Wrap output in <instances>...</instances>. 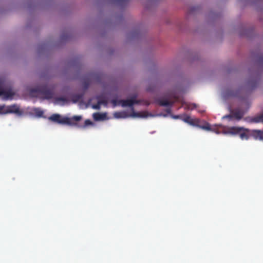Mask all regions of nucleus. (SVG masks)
<instances>
[{"instance_id": "nucleus-11", "label": "nucleus", "mask_w": 263, "mask_h": 263, "mask_svg": "<svg viewBox=\"0 0 263 263\" xmlns=\"http://www.w3.org/2000/svg\"><path fill=\"white\" fill-rule=\"evenodd\" d=\"M251 121L254 123L263 122V113L252 118Z\"/></svg>"}, {"instance_id": "nucleus-3", "label": "nucleus", "mask_w": 263, "mask_h": 263, "mask_svg": "<svg viewBox=\"0 0 263 263\" xmlns=\"http://www.w3.org/2000/svg\"><path fill=\"white\" fill-rule=\"evenodd\" d=\"M243 93L242 88H239L237 90H233L231 89H227L223 92V96L225 98L236 97L241 98Z\"/></svg>"}, {"instance_id": "nucleus-17", "label": "nucleus", "mask_w": 263, "mask_h": 263, "mask_svg": "<svg viewBox=\"0 0 263 263\" xmlns=\"http://www.w3.org/2000/svg\"><path fill=\"white\" fill-rule=\"evenodd\" d=\"M116 118H125L126 116L125 112H117L114 114Z\"/></svg>"}, {"instance_id": "nucleus-7", "label": "nucleus", "mask_w": 263, "mask_h": 263, "mask_svg": "<svg viewBox=\"0 0 263 263\" xmlns=\"http://www.w3.org/2000/svg\"><path fill=\"white\" fill-rule=\"evenodd\" d=\"M156 102L161 106H169L171 107L174 104V101H171L167 99L163 100L161 99H158L156 100Z\"/></svg>"}, {"instance_id": "nucleus-12", "label": "nucleus", "mask_w": 263, "mask_h": 263, "mask_svg": "<svg viewBox=\"0 0 263 263\" xmlns=\"http://www.w3.org/2000/svg\"><path fill=\"white\" fill-rule=\"evenodd\" d=\"M258 83V81L257 80L249 81L248 83V87L249 89H253L257 86Z\"/></svg>"}, {"instance_id": "nucleus-2", "label": "nucleus", "mask_w": 263, "mask_h": 263, "mask_svg": "<svg viewBox=\"0 0 263 263\" xmlns=\"http://www.w3.org/2000/svg\"><path fill=\"white\" fill-rule=\"evenodd\" d=\"M251 130L240 127H232L230 129V132L233 134H239L242 140H248L249 138Z\"/></svg>"}, {"instance_id": "nucleus-24", "label": "nucleus", "mask_w": 263, "mask_h": 263, "mask_svg": "<svg viewBox=\"0 0 263 263\" xmlns=\"http://www.w3.org/2000/svg\"><path fill=\"white\" fill-rule=\"evenodd\" d=\"M201 128L204 129L210 130L211 129L210 125L207 123L206 125L201 126Z\"/></svg>"}, {"instance_id": "nucleus-25", "label": "nucleus", "mask_w": 263, "mask_h": 263, "mask_svg": "<svg viewBox=\"0 0 263 263\" xmlns=\"http://www.w3.org/2000/svg\"><path fill=\"white\" fill-rule=\"evenodd\" d=\"M98 102H99V103L100 105L102 104H106V101L104 100H98Z\"/></svg>"}, {"instance_id": "nucleus-1", "label": "nucleus", "mask_w": 263, "mask_h": 263, "mask_svg": "<svg viewBox=\"0 0 263 263\" xmlns=\"http://www.w3.org/2000/svg\"><path fill=\"white\" fill-rule=\"evenodd\" d=\"M31 92L35 93L37 95H41L44 99H50L53 97V90L47 86L44 85L33 89Z\"/></svg>"}, {"instance_id": "nucleus-8", "label": "nucleus", "mask_w": 263, "mask_h": 263, "mask_svg": "<svg viewBox=\"0 0 263 263\" xmlns=\"http://www.w3.org/2000/svg\"><path fill=\"white\" fill-rule=\"evenodd\" d=\"M121 105L122 106H129L132 107L134 104H136L138 102L135 100L134 99H130L126 100H121Z\"/></svg>"}, {"instance_id": "nucleus-5", "label": "nucleus", "mask_w": 263, "mask_h": 263, "mask_svg": "<svg viewBox=\"0 0 263 263\" xmlns=\"http://www.w3.org/2000/svg\"><path fill=\"white\" fill-rule=\"evenodd\" d=\"M49 119L52 121L61 124H66L71 123V119H70L69 118L66 117L61 118L60 115L58 114L52 115L49 118Z\"/></svg>"}, {"instance_id": "nucleus-19", "label": "nucleus", "mask_w": 263, "mask_h": 263, "mask_svg": "<svg viewBox=\"0 0 263 263\" xmlns=\"http://www.w3.org/2000/svg\"><path fill=\"white\" fill-rule=\"evenodd\" d=\"M90 84V80L87 79L84 81L83 82V86L84 89H86L88 88L89 85Z\"/></svg>"}, {"instance_id": "nucleus-18", "label": "nucleus", "mask_w": 263, "mask_h": 263, "mask_svg": "<svg viewBox=\"0 0 263 263\" xmlns=\"http://www.w3.org/2000/svg\"><path fill=\"white\" fill-rule=\"evenodd\" d=\"M92 124V123L90 120H86L85 121L84 125L81 126V127L85 128L88 125H91Z\"/></svg>"}, {"instance_id": "nucleus-28", "label": "nucleus", "mask_w": 263, "mask_h": 263, "mask_svg": "<svg viewBox=\"0 0 263 263\" xmlns=\"http://www.w3.org/2000/svg\"><path fill=\"white\" fill-rule=\"evenodd\" d=\"M232 117H233V113L232 112V115H226V116L223 117V118H229V119H231Z\"/></svg>"}, {"instance_id": "nucleus-16", "label": "nucleus", "mask_w": 263, "mask_h": 263, "mask_svg": "<svg viewBox=\"0 0 263 263\" xmlns=\"http://www.w3.org/2000/svg\"><path fill=\"white\" fill-rule=\"evenodd\" d=\"M34 112L36 114V115L39 117H42L44 114L43 111L39 108L35 109Z\"/></svg>"}, {"instance_id": "nucleus-10", "label": "nucleus", "mask_w": 263, "mask_h": 263, "mask_svg": "<svg viewBox=\"0 0 263 263\" xmlns=\"http://www.w3.org/2000/svg\"><path fill=\"white\" fill-rule=\"evenodd\" d=\"M181 120L191 125H194L195 124V120L191 119L189 116L185 115L183 118H181Z\"/></svg>"}, {"instance_id": "nucleus-31", "label": "nucleus", "mask_w": 263, "mask_h": 263, "mask_svg": "<svg viewBox=\"0 0 263 263\" xmlns=\"http://www.w3.org/2000/svg\"><path fill=\"white\" fill-rule=\"evenodd\" d=\"M167 112H168V113H170L171 112V108H170L167 109Z\"/></svg>"}, {"instance_id": "nucleus-15", "label": "nucleus", "mask_w": 263, "mask_h": 263, "mask_svg": "<svg viewBox=\"0 0 263 263\" xmlns=\"http://www.w3.org/2000/svg\"><path fill=\"white\" fill-rule=\"evenodd\" d=\"M2 95H4L6 97H12L14 95V93L11 90H5L2 87Z\"/></svg>"}, {"instance_id": "nucleus-14", "label": "nucleus", "mask_w": 263, "mask_h": 263, "mask_svg": "<svg viewBox=\"0 0 263 263\" xmlns=\"http://www.w3.org/2000/svg\"><path fill=\"white\" fill-rule=\"evenodd\" d=\"M105 115L100 113H94L93 114V118L96 121L101 120L104 119Z\"/></svg>"}, {"instance_id": "nucleus-23", "label": "nucleus", "mask_w": 263, "mask_h": 263, "mask_svg": "<svg viewBox=\"0 0 263 263\" xmlns=\"http://www.w3.org/2000/svg\"><path fill=\"white\" fill-rule=\"evenodd\" d=\"M92 108L93 109H95L99 110L100 109V105L99 104V102H98V103L96 104H93L92 105Z\"/></svg>"}, {"instance_id": "nucleus-22", "label": "nucleus", "mask_w": 263, "mask_h": 263, "mask_svg": "<svg viewBox=\"0 0 263 263\" xmlns=\"http://www.w3.org/2000/svg\"><path fill=\"white\" fill-rule=\"evenodd\" d=\"M55 100L57 102H60V101H62V102H67V99L64 98V97H58V98H57L55 99Z\"/></svg>"}, {"instance_id": "nucleus-6", "label": "nucleus", "mask_w": 263, "mask_h": 263, "mask_svg": "<svg viewBox=\"0 0 263 263\" xmlns=\"http://www.w3.org/2000/svg\"><path fill=\"white\" fill-rule=\"evenodd\" d=\"M250 136L253 137L255 140L263 141V130L258 129L252 130L250 132Z\"/></svg>"}, {"instance_id": "nucleus-29", "label": "nucleus", "mask_w": 263, "mask_h": 263, "mask_svg": "<svg viewBox=\"0 0 263 263\" xmlns=\"http://www.w3.org/2000/svg\"><path fill=\"white\" fill-rule=\"evenodd\" d=\"M173 118L176 119H181V118H182L180 116H179V115L174 116L173 117Z\"/></svg>"}, {"instance_id": "nucleus-21", "label": "nucleus", "mask_w": 263, "mask_h": 263, "mask_svg": "<svg viewBox=\"0 0 263 263\" xmlns=\"http://www.w3.org/2000/svg\"><path fill=\"white\" fill-rule=\"evenodd\" d=\"M197 105L196 104L193 103L190 104H187L186 108H187L189 109H193L195 108H196Z\"/></svg>"}, {"instance_id": "nucleus-4", "label": "nucleus", "mask_w": 263, "mask_h": 263, "mask_svg": "<svg viewBox=\"0 0 263 263\" xmlns=\"http://www.w3.org/2000/svg\"><path fill=\"white\" fill-rule=\"evenodd\" d=\"M20 114V108L16 105L5 106L0 105V114Z\"/></svg>"}, {"instance_id": "nucleus-27", "label": "nucleus", "mask_w": 263, "mask_h": 263, "mask_svg": "<svg viewBox=\"0 0 263 263\" xmlns=\"http://www.w3.org/2000/svg\"><path fill=\"white\" fill-rule=\"evenodd\" d=\"M2 87H3V83L2 81L0 80V96L2 95Z\"/></svg>"}, {"instance_id": "nucleus-20", "label": "nucleus", "mask_w": 263, "mask_h": 263, "mask_svg": "<svg viewBox=\"0 0 263 263\" xmlns=\"http://www.w3.org/2000/svg\"><path fill=\"white\" fill-rule=\"evenodd\" d=\"M82 98V95H74L73 96L74 102H76L77 101H79Z\"/></svg>"}, {"instance_id": "nucleus-26", "label": "nucleus", "mask_w": 263, "mask_h": 263, "mask_svg": "<svg viewBox=\"0 0 263 263\" xmlns=\"http://www.w3.org/2000/svg\"><path fill=\"white\" fill-rule=\"evenodd\" d=\"M141 114H142V113H135L134 112L133 116H136V117H145V116L142 115Z\"/></svg>"}, {"instance_id": "nucleus-13", "label": "nucleus", "mask_w": 263, "mask_h": 263, "mask_svg": "<svg viewBox=\"0 0 263 263\" xmlns=\"http://www.w3.org/2000/svg\"><path fill=\"white\" fill-rule=\"evenodd\" d=\"M69 119H71V121H70L71 123H66V124H68V125H76L75 122L80 121L82 119V118L81 116H73L72 118H69Z\"/></svg>"}, {"instance_id": "nucleus-9", "label": "nucleus", "mask_w": 263, "mask_h": 263, "mask_svg": "<svg viewBox=\"0 0 263 263\" xmlns=\"http://www.w3.org/2000/svg\"><path fill=\"white\" fill-rule=\"evenodd\" d=\"M233 117L236 119L240 120L244 115V112L240 109H236L232 111Z\"/></svg>"}, {"instance_id": "nucleus-30", "label": "nucleus", "mask_w": 263, "mask_h": 263, "mask_svg": "<svg viewBox=\"0 0 263 263\" xmlns=\"http://www.w3.org/2000/svg\"><path fill=\"white\" fill-rule=\"evenodd\" d=\"M259 61L261 62H263V57H261L259 58Z\"/></svg>"}]
</instances>
